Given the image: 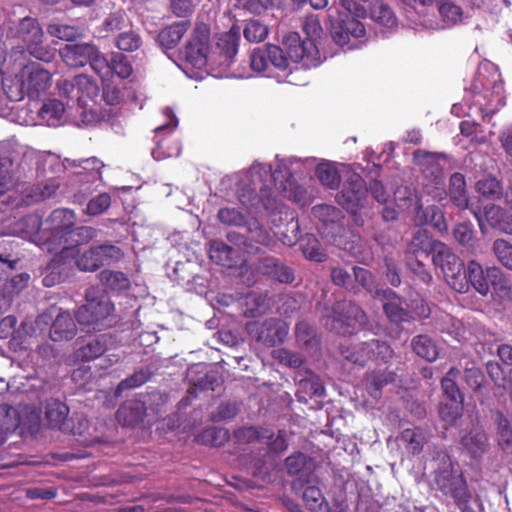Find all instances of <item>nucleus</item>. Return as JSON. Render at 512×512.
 <instances>
[{
    "label": "nucleus",
    "instance_id": "nucleus-61",
    "mask_svg": "<svg viewBox=\"0 0 512 512\" xmlns=\"http://www.w3.org/2000/svg\"><path fill=\"white\" fill-rule=\"evenodd\" d=\"M492 251L497 260L512 271V244L505 239H496L492 244Z\"/></svg>",
    "mask_w": 512,
    "mask_h": 512
},
{
    "label": "nucleus",
    "instance_id": "nucleus-35",
    "mask_svg": "<svg viewBox=\"0 0 512 512\" xmlns=\"http://www.w3.org/2000/svg\"><path fill=\"white\" fill-rule=\"evenodd\" d=\"M447 194L453 204L458 208L471 209L467 195L466 181L463 174L455 172L450 176L448 192H446V195Z\"/></svg>",
    "mask_w": 512,
    "mask_h": 512
},
{
    "label": "nucleus",
    "instance_id": "nucleus-37",
    "mask_svg": "<svg viewBox=\"0 0 512 512\" xmlns=\"http://www.w3.org/2000/svg\"><path fill=\"white\" fill-rule=\"evenodd\" d=\"M414 221L416 225L430 224L439 232L447 230V224L442 211L435 205L423 208L422 205L415 211Z\"/></svg>",
    "mask_w": 512,
    "mask_h": 512
},
{
    "label": "nucleus",
    "instance_id": "nucleus-11",
    "mask_svg": "<svg viewBox=\"0 0 512 512\" xmlns=\"http://www.w3.org/2000/svg\"><path fill=\"white\" fill-rule=\"evenodd\" d=\"M367 324V316L364 311L351 301L338 302L333 308L331 322L325 325L341 335H350L362 329Z\"/></svg>",
    "mask_w": 512,
    "mask_h": 512
},
{
    "label": "nucleus",
    "instance_id": "nucleus-21",
    "mask_svg": "<svg viewBox=\"0 0 512 512\" xmlns=\"http://www.w3.org/2000/svg\"><path fill=\"white\" fill-rule=\"evenodd\" d=\"M114 343V338L111 334H100L89 337L80 347L75 351V357L82 362H89L102 356L106 351H109Z\"/></svg>",
    "mask_w": 512,
    "mask_h": 512
},
{
    "label": "nucleus",
    "instance_id": "nucleus-12",
    "mask_svg": "<svg viewBox=\"0 0 512 512\" xmlns=\"http://www.w3.org/2000/svg\"><path fill=\"white\" fill-rule=\"evenodd\" d=\"M291 59L285 54L284 50L274 44H267L263 48L255 49L250 57L251 68L257 72H272V69L280 73L287 74L290 71Z\"/></svg>",
    "mask_w": 512,
    "mask_h": 512
},
{
    "label": "nucleus",
    "instance_id": "nucleus-4",
    "mask_svg": "<svg viewBox=\"0 0 512 512\" xmlns=\"http://www.w3.org/2000/svg\"><path fill=\"white\" fill-rule=\"evenodd\" d=\"M413 158L425 180L423 188L426 193L434 200H443L446 197L443 169L447 155L419 149L414 152Z\"/></svg>",
    "mask_w": 512,
    "mask_h": 512
},
{
    "label": "nucleus",
    "instance_id": "nucleus-9",
    "mask_svg": "<svg viewBox=\"0 0 512 512\" xmlns=\"http://www.w3.org/2000/svg\"><path fill=\"white\" fill-rule=\"evenodd\" d=\"M366 9L356 2H349L345 12H340L339 19L331 26L334 41L344 46L349 43V37L361 38L365 35V27L358 19L365 17Z\"/></svg>",
    "mask_w": 512,
    "mask_h": 512
},
{
    "label": "nucleus",
    "instance_id": "nucleus-58",
    "mask_svg": "<svg viewBox=\"0 0 512 512\" xmlns=\"http://www.w3.org/2000/svg\"><path fill=\"white\" fill-rule=\"evenodd\" d=\"M115 45L121 51L134 52L141 47L142 38L134 30L124 31L116 37Z\"/></svg>",
    "mask_w": 512,
    "mask_h": 512
},
{
    "label": "nucleus",
    "instance_id": "nucleus-1",
    "mask_svg": "<svg viewBox=\"0 0 512 512\" xmlns=\"http://www.w3.org/2000/svg\"><path fill=\"white\" fill-rule=\"evenodd\" d=\"M85 301L75 312V319L80 326L101 331L116 323L115 305L104 291L96 286L87 288Z\"/></svg>",
    "mask_w": 512,
    "mask_h": 512
},
{
    "label": "nucleus",
    "instance_id": "nucleus-55",
    "mask_svg": "<svg viewBox=\"0 0 512 512\" xmlns=\"http://www.w3.org/2000/svg\"><path fill=\"white\" fill-rule=\"evenodd\" d=\"M342 355L349 361L358 365H365L369 359H372L370 342L362 343L353 348H342Z\"/></svg>",
    "mask_w": 512,
    "mask_h": 512
},
{
    "label": "nucleus",
    "instance_id": "nucleus-13",
    "mask_svg": "<svg viewBox=\"0 0 512 512\" xmlns=\"http://www.w3.org/2000/svg\"><path fill=\"white\" fill-rule=\"evenodd\" d=\"M283 47L286 55L293 63H301L306 68H317L320 65L318 46L307 39L301 40L297 32H289L283 37Z\"/></svg>",
    "mask_w": 512,
    "mask_h": 512
},
{
    "label": "nucleus",
    "instance_id": "nucleus-53",
    "mask_svg": "<svg viewBox=\"0 0 512 512\" xmlns=\"http://www.w3.org/2000/svg\"><path fill=\"white\" fill-rule=\"evenodd\" d=\"M249 175L252 181V184L256 187H260L262 185H272L275 180V173H272V167L268 164H262L258 162H254L250 169Z\"/></svg>",
    "mask_w": 512,
    "mask_h": 512
},
{
    "label": "nucleus",
    "instance_id": "nucleus-14",
    "mask_svg": "<svg viewBox=\"0 0 512 512\" xmlns=\"http://www.w3.org/2000/svg\"><path fill=\"white\" fill-rule=\"evenodd\" d=\"M123 257L120 247L113 244L91 246L79 253L75 259L76 267L83 272H95L105 265L117 262Z\"/></svg>",
    "mask_w": 512,
    "mask_h": 512
},
{
    "label": "nucleus",
    "instance_id": "nucleus-40",
    "mask_svg": "<svg viewBox=\"0 0 512 512\" xmlns=\"http://www.w3.org/2000/svg\"><path fill=\"white\" fill-rule=\"evenodd\" d=\"M212 261L225 267H233L237 264V251L223 241H214L209 250Z\"/></svg>",
    "mask_w": 512,
    "mask_h": 512
},
{
    "label": "nucleus",
    "instance_id": "nucleus-2",
    "mask_svg": "<svg viewBox=\"0 0 512 512\" xmlns=\"http://www.w3.org/2000/svg\"><path fill=\"white\" fill-rule=\"evenodd\" d=\"M472 89L475 93L474 104L486 115H493L505 105L501 75L492 63L479 66Z\"/></svg>",
    "mask_w": 512,
    "mask_h": 512
},
{
    "label": "nucleus",
    "instance_id": "nucleus-52",
    "mask_svg": "<svg viewBox=\"0 0 512 512\" xmlns=\"http://www.w3.org/2000/svg\"><path fill=\"white\" fill-rule=\"evenodd\" d=\"M195 439L200 444L220 447L229 439V432L224 428L209 427L197 435Z\"/></svg>",
    "mask_w": 512,
    "mask_h": 512
},
{
    "label": "nucleus",
    "instance_id": "nucleus-38",
    "mask_svg": "<svg viewBox=\"0 0 512 512\" xmlns=\"http://www.w3.org/2000/svg\"><path fill=\"white\" fill-rule=\"evenodd\" d=\"M301 489L303 490L302 497L306 506L312 512L320 511V480L316 475H311L298 482Z\"/></svg>",
    "mask_w": 512,
    "mask_h": 512
},
{
    "label": "nucleus",
    "instance_id": "nucleus-46",
    "mask_svg": "<svg viewBox=\"0 0 512 512\" xmlns=\"http://www.w3.org/2000/svg\"><path fill=\"white\" fill-rule=\"evenodd\" d=\"M370 18L379 26L392 29L397 25V19L392 9L381 1L370 8Z\"/></svg>",
    "mask_w": 512,
    "mask_h": 512
},
{
    "label": "nucleus",
    "instance_id": "nucleus-34",
    "mask_svg": "<svg viewBox=\"0 0 512 512\" xmlns=\"http://www.w3.org/2000/svg\"><path fill=\"white\" fill-rule=\"evenodd\" d=\"M285 467L289 475L298 476V482L313 475L315 465L313 460L302 452H296L285 460Z\"/></svg>",
    "mask_w": 512,
    "mask_h": 512
},
{
    "label": "nucleus",
    "instance_id": "nucleus-25",
    "mask_svg": "<svg viewBox=\"0 0 512 512\" xmlns=\"http://www.w3.org/2000/svg\"><path fill=\"white\" fill-rule=\"evenodd\" d=\"M191 26L189 20L175 21L162 28L156 37L157 44L163 50H172L178 46Z\"/></svg>",
    "mask_w": 512,
    "mask_h": 512
},
{
    "label": "nucleus",
    "instance_id": "nucleus-43",
    "mask_svg": "<svg viewBox=\"0 0 512 512\" xmlns=\"http://www.w3.org/2000/svg\"><path fill=\"white\" fill-rule=\"evenodd\" d=\"M21 424L17 410L7 404L0 405V444L7 435L14 432Z\"/></svg>",
    "mask_w": 512,
    "mask_h": 512
},
{
    "label": "nucleus",
    "instance_id": "nucleus-5",
    "mask_svg": "<svg viewBox=\"0 0 512 512\" xmlns=\"http://www.w3.org/2000/svg\"><path fill=\"white\" fill-rule=\"evenodd\" d=\"M434 483L445 496H450L455 503H463L467 499V484L462 474L454 469L450 456L440 451L434 458Z\"/></svg>",
    "mask_w": 512,
    "mask_h": 512
},
{
    "label": "nucleus",
    "instance_id": "nucleus-39",
    "mask_svg": "<svg viewBox=\"0 0 512 512\" xmlns=\"http://www.w3.org/2000/svg\"><path fill=\"white\" fill-rule=\"evenodd\" d=\"M98 277L101 284L113 292L127 291L131 287L129 277L122 271L104 269L99 273Z\"/></svg>",
    "mask_w": 512,
    "mask_h": 512
},
{
    "label": "nucleus",
    "instance_id": "nucleus-42",
    "mask_svg": "<svg viewBox=\"0 0 512 512\" xmlns=\"http://www.w3.org/2000/svg\"><path fill=\"white\" fill-rule=\"evenodd\" d=\"M273 437V431L264 427H241L234 431V438L240 444L262 443Z\"/></svg>",
    "mask_w": 512,
    "mask_h": 512
},
{
    "label": "nucleus",
    "instance_id": "nucleus-49",
    "mask_svg": "<svg viewBox=\"0 0 512 512\" xmlns=\"http://www.w3.org/2000/svg\"><path fill=\"white\" fill-rule=\"evenodd\" d=\"M152 376L153 372L149 368H139L135 370L133 374L119 382L115 390L116 396H120L126 390L135 389L144 385Z\"/></svg>",
    "mask_w": 512,
    "mask_h": 512
},
{
    "label": "nucleus",
    "instance_id": "nucleus-30",
    "mask_svg": "<svg viewBox=\"0 0 512 512\" xmlns=\"http://www.w3.org/2000/svg\"><path fill=\"white\" fill-rule=\"evenodd\" d=\"M240 40L241 28L237 24H233L228 31L219 35L216 49L225 62L231 61L236 56Z\"/></svg>",
    "mask_w": 512,
    "mask_h": 512
},
{
    "label": "nucleus",
    "instance_id": "nucleus-57",
    "mask_svg": "<svg viewBox=\"0 0 512 512\" xmlns=\"http://www.w3.org/2000/svg\"><path fill=\"white\" fill-rule=\"evenodd\" d=\"M340 168L344 169V166L322 159V185L331 189L338 188L341 182Z\"/></svg>",
    "mask_w": 512,
    "mask_h": 512
},
{
    "label": "nucleus",
    "instance_id": "nucleus-24",
    "mask_svg": "<svg viewBox=\"0 0 512 512\" xmlns=\"http://www.w3.org/2000/svg\"><path fill=\"white\" fill-rule=\"evenodd\" d=\"M96 53V45L90 43L66 44L59 54L64 63L71 68L84 67Z\"/></svg>",
    "mask_w": 512,
    "mask_h": 512
},
{
    "label": "nucleus",
    "instance_id": "nucleus-29",
    "mask_svg": "<svg viewBox=\"0 0 512 512\" xmlns=\"http://www.w3.org/2000/svg\"><path fill=\"white\" fill-rule=\"evenodd\" d=\"M375 296L386 300L384 312L391 322H408L411 318L409 311L402 307L400 298L390 289L376 290Z\"/></svg>",
    "mask_w": 512,
    "mask_h": 512
},
{
    "label": "nucleus",
    "instance_id": "nucleus-6",
    "mask_svg": "<svg viewBox=\"0 0 512 512\" xmlns=\"http://www.w3.org/2000/svg\"><path fill=\"white\" fill-rule=\"evenodd\" d=\"M431 255L433 265L442 272L447 284L457 292H466L468 282L463 272V262L452 249L441 241L436 242Z\"/></svg>",
    "mask_w": 512,
    "mask_h": 512
},
{
    "label": "nucleus",
    "instance_id": "nucleus-45",
    "mask_svg": "<svg viewBox=\"0 0 512 512\" xmlns=\"http://www.w3.org/2000/svg\"><path fill=\"white\" fill-rule=\"evenodd\" d=\"M64 253L56 254L53 259L47 264L45 268V275L43 276L42 283L45 287H53L61 283L65 276V267L62 264V255Z\"/></svg>",
    "mask_w": 512,
    "mask_h": 512
},
{
    "label": "nucleus",
    "instance_id": "nucleus-17",
    "mask_svg": "<svg viewBox=\"0 0 512 512\" xmlns=\"http://www.w3.org/2000/svg\"><path fill=\"white\" fill-rule=\"evenodd\" d=\"M336 199L339 205L355 215L367 202V186L364 180L357 174L351 175Z\"/></svg>",
    "mask_w": 512,
    "mask_h": 512
},
{
    "label": "nucleus",
    "instance_id": "nucleus-16",
    "mask_svg": "<svg viewBox=\"0 0 512 512\" xmlns=\"http://www.w3.org/2000/svg\"><path fill=\"white\" fill-rule=\"evenodd\" d=\"M246 330L257 342L267 347L283 343L288 334L287 324L278 318H268L263 322H249Z\"/></svg>",
    "mask_w": 512,
    "mask_h": 512
},
{
    "label": "nucleus",
    "instance_id": "nucleus-20",
    "mask_svg": "<svg viewBox=\"0 0 512 512\" xmlns=\"http://www.w3.org/2000/svg\"><path fill=\"white\" fill-rule=\"evenodd\" d=\"M441 20L424 18L420 24L427 29L439 30L452 27L462 19V9L451 0H441L437 5Z\"/></svg>",
    "mask_w": 512,
    "mask_h": 512
},
{
    "label": "nucleus",
    "instance_id": "nucleus-31",
    "mask_svg": "<svg viewBox=\"0 0 512 512\" xmlns=\"http://www.w3.org/2000/svg\"><path fill=\"white\" fill-rule=\"evenodd\" d=\"M461 445L472 458H480L488 450L489 439L482 428L476 427L462 436Z\"/></svg>",
    "mask_w": 512,
    "mask_h": 512
},
{
    "label": "nucleus",
    "instance_id": "nucleus-3",
    "mask_svg": "<svg viewBox=\"0 0 512 512\" xmlns=\"http://www.w3.org/2000/svg\"><path fill=\"white\" fill-rule=\"evenodd\" d=\"M57 87L59 95L66 98L68 104H76L81 110L79 115L83 123L91 124L98 121V115L88 109L89 102H93L99 94V87L90 76L79 74L71 80H59Z\"/></svg>",
    "mask_w": 512,
    "mask_h": 512
},
{
    "label": "nucleus",
    "instance_id": "nucleus-18",
    "mask_svg": "<svg viewBox=\"0 0 512 512\" xmlns=\"http://www.w3.org/2000/svg\"><path fill=\"white\" fill-rule=\"evenodd\" d=\"M51 86V73L39 63H29L22 69V87L29 97L39 96Z\"/></svg>",
    "mask_w": 512,
    "mask_h": 512
},
{
    "label": "nucleus",
    "instance_id": "nucleus-28",
    "mask_svg": "<svg viewBox=\"0 0 512 512\" xmlns=\"http://www.w3.org/2000/svg\"><path fill=\"white\" fill-rule=\"evenodd\" d=\"M77 334V325L68 311H60L53 321L49 336L54 342L69 341Z\"/></svg>",
    "mask_w": 512,
    "mask_h": 512
},
{
    "label": "nucleus",
    "instance_id": "nucleus-22",
    "mask_svg": "<svg viewBox=\"0 0 512 512\" xmlns=\"http://www.w3.org/2000/svg\"><path fill=\"white\" fill-rule=\"evenodd\" d=\"M467 272L470 283L475 290L483 296L489 293V281L487 278L490 279L493 285H497L502 280L500 269L496 267L489 268L486 277L482 266L474 260L469 261Z\"/></svg>",
    "mask_w": 512,
    "mask_h": 512
},
{
    "label": "nucleus",
    "instance_id": "nucleus-33",
    "mask_svg": "<svg viewBox=\"0 0 512 512\" xmlns=\"http://www.w3.org/2000/svg\"><path fill=\"white\" fill-rule=\"evenodd\" d=\"M495 441L499 449L507 456H512V425L502 412L494 415Z\"/></svg>",
    "mask_w": 512,
    "mask_h": 512
},
{
    "label": "nucleus",
    "instance_id": "nucleus-54",
    "mask_svg": "<svg viewBox=\"0 0 512 512\" xmlns=\"http://www.w3.org/2000/svg\"><path fill=\"white\" fill-rule=\"evenodd\" d=\"M274 6V0H235L234 9L259 16Z\"/></svg>",
    "mask_w": 512,
    "mask_h": 512
},
{
    "label": "nucleus",
    "instance_id": "nucleus-19",
    "mask_svg": "<svg viewBox=\"0 0 512 512\" xmlns=\"http://www.w3.org/2000/svg\"><path fill=\"white\" fill-rule=\"evenodd\" d=\"M69 407L62 401L51 398L46 401L45 418L50 428L76 434L69 418Z\"/></svg>",
    "mask_w": 512,
    "mask_h": 512
},
{
    "label": "nucleus",
    "instance_id": "nucleus-10",
    "mask_svg": "<svg viewBox=\"0 0 512 512\" xmlns=\"http://www.w3.org/2000/svg\"><path fill=\"white\" fill-rule=\"evenodd\" d=\"M76 215L73 210L68 208H58L51 212L47 218L46 230L49 235L45 238L48 250L54 249L53 246H59L61 253L69 250L68 236H71V229L75 226Z\"/></svg>",
    "mask_w": 512,
    "mask_h": 512
},
{
    "label": "nucleus",
    "instance_id": "nucleus-63",
    "mask_svg": "<svg viewBox=\"0 0 512 512\" xmlns=\"http://www.w3.org/2000/svg\"><path fill=\"white\" fill-rule=\"evenodd\" d=\"M289 188L284 187L285 192L287 193V197L293 200L295 203H298L301 207H305L311 204L313 201L312 194L301 185L294 184L291 181H287Z\"/></svg>",
    "mask_w": 512,
    "mask_h": 512
},
{
    "label": "nucleus",
    "instance_id": "nucleus-47",
    "mask_svg": "<svg viewBox=\"0 0 512 512\" xmlns=\"http://www.w3.org/2000/svg\"><path fill=\"white\" fill-rule=\"evenodd\" d=\"M414 352L429 362L435 361L439 355L436 343L428 335H418L412 340Z\"/></svg>",
    "mask_w": 512,
    "mask_h": 512
},
{
    "label": "nucleus",
    "instance_id": "nucleus-27",
    "mask_svg": "<svg viewBox=\"0 0 512 512\" xmlns=\"http://www.w3.org/2000/svg\"><path fill=\"white\" fill-rule=\"evenodd\" d=\"M241 243L247 253L256 254L260 252L261 247H270L274 240L270 233L255 220L249 223L247 236Z\"/></svg>",
    "mask_w": 512,
    "mask_h": 512
},
{
    "label": "nucleus",
    "instance_id": "nucleus-44",
    "mask_svg": "<svg viewBox=\"0 0 512 512\" xmlns=\"http://www.w3.org/2000/svg\"><path fill=\"white\" fill-rule=\"evenodd\" d=\"M436 242L439 241L432 240L427 230L418 229L407 247L406 256H417L420 252L432 254V247Z\"/></svg>",
    "mask_w": 512,
    "mask_h": 512
},
{
    "label": "nucleus",
    "instance_id": "nucleus-36",
    "mask_svg": "<svg viewBox=\"0 0 512 512\" xmlns=\"http://www.w3.org/2000/svg\"><path fill=\"white\" fill-rule=\"evenodd\" d=\"M141 402L146 410V417L157 420L165 413V405L168 401V395L159 390H153L145 394H139Z\"/></svg>",
    "mask_w": 512,
    "mask_h": 512
},
{
    "label": "nucleus",
    "instance_id": "nucleus-23",
    "mask_svg": "<svg viewBox=\"0 0 512 512\" xmlns=\"http://www.w3.org/2000/svg\"><path fill=\"white\" fill-rule=\"evenodd\" d=\"M256 271L280 283L291 284L295 279L293 269L274 256L261 257L256 264Z\"/></svg>",
    "mask_w": 512,
    "mask_h": 512
},
{
    "label": "nucleus",
    "instance_id": "nucleus-41",
    "mask_svg": "<svg viewBox=\"0 0 512 512\" xmlns=\"http://www.w3.org/2000/svg\"><path fill=\"white\" fill-rule=\"evenodd\" d=\"M399 441L409 453L416 455L423 450L427 436L421 428H407L401 432Z\"/></svg>",
    "mask_w": 512,
    "mask_h": 512
},
{
    "label": "nucleus",
    "instance_id": "nucleus-7",
    "mask_svg": "<svg viewBox=\"0 0 512 512\" xmlns=\"http://www.w3.org/2000/svg\"><path fill=\"white\" fill-rule=\"evenodd\" d=\"M15 38L36 59L46 63L54 60L56 50L44 45L45 34L36 18H22L16 27Z\"/></svg>",
    "mask_w": 512,
    "mask_h": 512
},
{
    "label": "nucleus",
    "instance_id": "nucleus-8",
    "mask_svg": "<svg viewBox=\"0 0 512 512\" xmlns=\"http://www.w3.org/2000/svg\"><path fill=\"white\" fill-rule=\"evenodd\" d=\"M210 34V26L202 21H197L190 32L181 54L193 68L201 70L207 66L211 49Z\"/></svg>",
    "mask_w": 512,
    "mask_h": 512
},
{
    "label": "nucleus",
    "instance_id": "nucleus-59",
    "mask_svg": "<svg viewBox=\"0 0 512 512\" xmlns=\"http://www.w3.org/2000/svg\"><path fill=\"white\" fill-rule=\"evenodd\" d=\"M97 229L90 226H80L71 229V236H68V242L66 245H69V249L73 246H79L83 244H87L90 241L94 240L97 237Z\"/></svg>",
    "mask_w": 512,
    "mask_h": 512
},
{
    "label": "nucleus",
    "instance_id": "nucleus-51",
    "mask_svg": "<svg viewBox=\"0 0 512 512\" xmlns=\"http://www.w3.org/2000/svg\"><path fill=\"white\" fill-rule=\"evenodd\" d=\"M476 191L484 198L496 200L502 196V185L493 176H484L476 182Z\"/></svg>",
    "mask_w": 512,
    "mask_h": 512
},
{
    "label": "nucleus",
    "instance_id": "nucleus-62",
    "mask_svg": "<svg viewBox=\"0 0 512 512\" xmlns=\"http://www.w3.org/2000/svg\"><path fill=\"white\" fill-rule=\"evenodd\" d=\"M47 30L51 36L66 41H74L82 35L79 27L67 24H50Z\"/></svg>",
    "mask_w": 512,
    "mask_h": 512
},
{
    "label": "nucleus",
    "instance_id": "nucleus-32",
    "mask_svg": "<svg viewBox=\"0 0 512 512\" xmlns=\"http://www.w3.org/2000/svg\"><path fill=\"white\" fill-rule=\"evenodd\" d=\"M16 185L14 163L10 149L0 143V195H4Z\"/></svg>",
    "mask_w": 512,
    "mask_h": 512
},
{
    "label": "nucleus",
    "instance_id": "nucleus-15",
    "mask_svg": "<svg viewBox=\"0 0 512 512\" xmlns=\"http://www.w3.org/2000/svg\"><path fill=\"white\" fill-rule=\"evenodd\" d=\"M205 363L191 365L187 369L186 378L189 382L187 394L180 400V408H186L197 397L198 391L212 390L219 385L218 374L216 371L209 370Z\"/></svg>",
    "mask_w": 512,
    "mask_h": 512
},
{
    "label": "nucleus",
    "instance_id": "nucleus-26",
    "mask_svg": "<svg viewBox=\"0 0 512 512\" xmlns=\"http://www.w3.org/2000/svg\"><path fill=\"white\" fill-rule=\"evenodd\" d=\"M118 422L123 426L135 427L146 418V410L139 395L125 401L116 412Z\"/></svg>",
    "mask_w": 512,
    "mask_h": 512
},
{
    "label": "nucleus",
    "instance_id": "nucleus-56",
    "mask_svg": "<svg viewBox=\"0 0 512 512\" xmlns=\"http://www.w3.org/2000/svg\"><path fill=\"white\" fill-rule=\"evenodd\" d=\"M460 374L456 368H451L441 381L443 394L450 401H463L462 394L455 382V379Z\"/></svg>",
    "mask_w": 512,
    "mask_h": 512
},
{
    "label": "nucleus",
    "instance_id": "nucleus-48",
    "mask_svg": "<svg viewBox=\"0 0 512 512\" xmlns=\"http://www.w3.org/2000/svg\"><path fill=\"white\" fill-rule=\"evenodd\" d=\"M269 27L259 19L251 18L244 21L243 36L249 43H261L266 40Z\"/></svg>",
    "mask_w": 512,
    "mask_h": 512
},
{
    "label": "nucleus",
    "instance_id": "nucleus-50",
    "mask_svg": "<svg viewBox=\"0 0 512 512\" xmlns=\"http://www.w3.org/2000/svg\"><path fill=\"white\" fill-rule=\"evenodd\" d=\"M471 211L479 221L480 226H482V217H484L488 224L492 227H501V224L505 218V211L495 204L486 205L483 209V212L474 208H471Z\"/></svg>",
    "mask_w": 512,
    "mask_h": 512
},
{
    "label": "nucleus",
    "instance_id": "nucleus-60",
    "mask_svg": "<svg viewBox=\"0 0 512 512\" xmlns=\"http://www.w3.org/2000/svg\"><path fill=\"white\" fill-rule=\"evenodd\" d=\"M395 374L392 372H372L367 375V382L370 385V394L373 398H378L381 395V389L388 383L393 382Z\"/></svg>",
    "mask_w": 512,
    "mask_h": 512
},
{
    "label": "nucleus",
    "instance_id": "nucleus-64",
    "mask_svg": "<svg viewBox=\"0 0 512 512\" xmlns=\"http://www.w3.org/2000/svg\"><path fill=\"white\" fill-rule=\"evenodd\" d=\"M256 186L244 184L237 189V198L242 206L250 210L259 206V199Z\"/></svg>",
    "mask_w": 512,
    "mask_h": 512
}]
</instances>
